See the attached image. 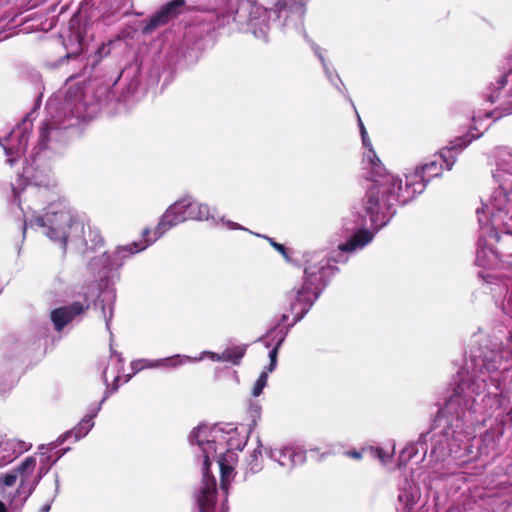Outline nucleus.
I'll return each instance as SVG.
<instances>
[{"mask_svg": "<svg viewBox=\"0 0 512 512\" xmlns=\"http://www.w3.org/2000/svg\"><path fill=\"white\" fill-rule=\"evenodd\" d=\"M480 135L469 133L450 141L430 161L406 174L405 187L402 179L391 173H384L381 178L375 179V183L368 187L364 201L372 226L375 229L385 226L394 214L396 205L405 204L422 193L428 181L442 174L444 165L446 170H451L457 155Z\"/></svg>", "mask_w": 512, "mask_h": 512, "instance_id": "obj_1", "label": "nucleus"}, {"mask_svg": "<svg viewBox=\"0 0 512 512\" xmlns=\"http://www.w3.org/2000/svg\"><path fill=\"white\" fill-rule=\"evenodd\" d=\"M194 453L203 459V478L196 494V502L200 512H215L216 510V481L209 473L211 459H217L221 474V486L226 490L234 473L237 462V451H241L247 436L241 434L231 425H200L194 428L189 436Z\"/></svg>", "mask_w": 512, "mask_h": 512, "instance_id": "obj_2", "label": "nucleus"}, {"mask_svg": "<svg viewBox=\"0 0 512 512\" xmlns=\"http://www.w3.org/2000/svg\"><path fill=\"white\" fill-rule=\"evenodd\" d=\"M28 227L38 229L51 241L59 243L63 248L70 245L84 254L96 251L103 246V238L99 230L86 225L69 206L67 201L59 199L51 202L44 215L25 221L24 231Z\"/></svg>", "mask_w": 512, "mask_h": 512, "instance_id": "obj_3", "label": "nucleus"}, {"mask_svg": "<svg viewBox=\"0 0 512 512\" xmlns=\"http://www.w3.org/2000/svg\"><path fill=\"white\" fill-rule=\"evenodd\" d=\"M45 448V445H41L39 450L43 451ZM64 452L59 453L54 460H51V456L45 452H40L38 469L36 457L28 456L16 468L0 476V493L11 509H19L24 505L43 476L63 456Z\"/></svg>", "mask_w": 512, "mask_h": 512, "instance_id": "obj_4", "label": "nucleus"}, {"mask_svg": "<svg viewBox=\"0 0 512 512\" xmlns=\"http://www.w3.org/2000/svg\"><path fill=\"white\" fill-rule=\"evenodd\" d=\"M333 272L334 267L330 265V260L322 253L313 252L306 255L304 283L301 288L293 289L289 294L290 299L294 300L291 303V311L295 322L308 312Z\"/></svg>", "mask_w": 512, "mask_h": 512, "instance_id": "obj_5", "label": "nucleus"}, {"mask_svg": "<svg viewBox=\"0 0 512 512\" xmlns=\"http://www.w3.org/2000/svg\"><path fill=\"white\" fill-rule=\"evenodd\" d=\"M48 117L40 129L41 148H50L52 141L57 140L60 129L73 126L70 116L78 119L85 118V104L83 92L80 86H71L65 94V101L62 106L56 99H50L47 103Z\"/></svg>", "mask_w": 512, "mask_h": 512, "instance_id": "obj_6", "label": "nucleus"}, {"mask_svg": "<svg viewBox=\"0 0 512 512\" xmlns=\"http://www.w3.org/2000/svg\"><path fill=\"white\" fill-rule=\"evenodd\" d=\"M511 201L508 194V189L500 185L496 188L490 197L482 202V207L478 208L476 213L478 216L479 224L483 227L491 225L489 231L490 239L499 241L500 237L495 230L496 227L504 223L510 212Z\"/></svg>", "mask_w": 512, "mask_h": 512, "instance_id": "obj_7", "label": "nucleus"}, {"mask_svg": "<svg viewBox=\"0 0 512 512\" xmlns=\"http://www.w3.org/2000/svg\"><path fill=\"white\" fill-rule=\"evenodd\" d=\"M152 231L145 229L143 231V241L133 242L124 246H118L113 251H103L99 256L93 257L89 266L93 271H104L105 273L117 269L122 266L124 260L129 256L146 249L154 243L153 236L150 237Z\"/></svg>", "mask_w": 512, "mask_h": 512, "instance_id": "obj_8", "label": "nucleus"}, {"mask_svg": "<svg viewBox=\"0 0 512 512\" xmlns=\"http://www.w3.org/2000/svg\"><path fill=\"white\" fill-rule=\"evenodd\" d=\"M485 387V379L471 383L462 381L454 394L448 399L445 407L446 412L456 415L457 421H463L466 418V413L470 414L474 406V395H480L485 391Z\"/></svg>", "mask_w": 512, "mask_h": 512, "instance_id": "obj_9", "label": "nucleus"}, {"mask_svg": "<svg viewBox=\"0 0 512 512\" xmlns=\"http://www.w3.org/2000/svg\"><path fill=\"white\" fill-rule=\"evenodd\" d=\"M187 195L172 203L161 216L156 228L152 231L153 240H158L173 227L189 221Z\"/></svg>", "mask_w": 512, "mask_h": 512, "instance_id": "obj_10", "label": "nucleus"}, {"mask_svg": "<svg viewBox=\"0 0 512 512\" xmlns=\"http://www.w3.org/2000/svg\"><path fill=\"white\" fill-rule=\"evenodd\" d=\"M187 204H188V218L189 221H209L211 220L214 225H223L229 230H244L249 231L242 225L227 220L225 217H216L213 213V209L209 207L208 204L202 203L196 200L191 195H187Z\"/></svg>", "mask_w": 512, "mask_h": 512, "instance_id": "obj_11", "label": "nucleus"}, {"mask_svg": "<svg viewBox=\"0 0 512 512\" xmlns=\"http://www.w3.org/2000/svg\"><path fill=\"white\" fill-rule=\"evenodd\" d=\"M30 129L31 123L25 120L12 130L9 138L5 140V143L0 141V145L3 146L5 150L7 162L11 166L14 165L17 158L21 157L26 152Z\"/></svg>", "mask_w": 512, "mask_h": 512, "instance_id": "obj_12", "label": "nucleus"}, {"mask_svg": "<svg viewBox=\"0 0 512 512\" xmlns=\"http://www.w3.org/2000/svg\"><path fill=\"white\" fill-rule=\"evenodd\" d=\"M98 295L97 291L89 288L84 293L85 303L74 302L68 306H63L54 309L51 312V320L54 324L55 330L61 331L68 323H70L76 316L82 314L89 307L90 300Z\"/></svg>", "mask_w": 512, "mask_h": 512, "instance_id": "obj_13", "label": "nucleus"}, {"mask_svg": "<svg viewBox=\"0 0 512 512\" xmlns=\"http://www.w3.org/2000/svg\"><path fill=\"white\" fill-rule=\"evenodd\" d=\"M358 117V126L361 134L362 146L364 148L363 151V165L365 169L370 170V178L371 184L375 183V179H379L382 177L384 173H387L385 168L383 167L380 159L378 158L376 152L374 151L372 142L368 136L367 130L360 118Z\"/></svg>", "mask_w": 512, "mask_h": 512, "instance_id": "obj_14", "label": "nucleus"}, {"mask_svg": "<svg viewBox=\"0 0 512 512\" xmlns=\"http://www.w3.org/2000/svg\"><path fill=\"white\" fill-rule=\"evenodd\" d=\"M374 233L367 229L357 230L345 243L338 246V249L333 252L332 259L334 262H346L347 257L344 254H351L358 250L363 249L366 245L372 242Z\"/></svg>", "mask_w": 512, "mask_h": 512, "instance_id": "obj_15", "label": "nucleus"}, {"mask_svg": "<svg viewBox=\"0 0 512 512\" xmlns=\"http://www.w3.org/2000/svg\"><path fill=\"white\" fill-rule=\"evenodd\" d=\"M266 453L270 459L287 469L303 463L305 460L304 452L293 447L269 448L266 449Z\"/></svg>", "mask_w": 512, "mask_h": 512, "instance_id": "obj_16", "label": "nucleus"}, {"mask_svg": "<svg viewBox=\"0 0 512 512\" xmlns=\"http://www.w3.org/2000/svg\"><path fill=\"white\" fill-rule=\"evenodd\" d=\"M30 448L31 444L24 441L0 436V461L4 464L10 463Z\"/></svg>", "mask_w": 512, "mask_h": 512, "instance_id": "obj_17", "label": "nucleus"}, {"mask_svg": "<svg viewBox=\"0 0 512 512\" xmlns=\"http://www.w3.org/2000/svg\"><path fill=\"white\" fill-rule=\"evenodd\" d=\"M454 434L455 431L448 428L445 430L444 435L434 440L432 454H434L437 459L444 460L446 456H449L455 451V448L459 446L458 441H460V439Z\"/></svg>", "mask_w": 512, "mask_h": 512, "instance_id": "obj_18", "label": "nucleus"}, {"mask_svg": "<svg viewBox=\"0 0 512 512\" xmlns=\"http://www.w3.org/2000/svg\"><path fill=\"white\" fill-rule=\"evenodd\" d=\"M24 177L29 180L27 186L23 189V194L27 196H39L43 197L47 194V187L51 183L49 175H32L30 176L29 168H25L23 172Z\"/></svg>", "mask_w": 512, "mask_h": 512, "instance_id": "obj_19", "label": "nucleus"}, {"mask_svg": "<svg viewBox=\"0 0 512 512\" xmlns=\"http://www.w3.org/2000/svg\"><path fill=\"white\" fill-rule=\"evenodd\" d=\"M494 177L498 181L512 183V153L504 148L498 152Z\"/></svg>", "mask_w": 512, "mask_h": 512, "instance_id": "obj_20", "label": "nucleus"}, {"mask_svg": "<svg viewBox=\"0 0 512 512\" xmlns=\"http://www.w3.org/2000/svg\"><path fill=\"white\" fill-rule=\"evenodd\" d=\"M108 394L103 397L102 401L99 404L94 405L89 409L88 413L82 418L79 424L70 431L67 436L74 435L76 440L84 437L87 433L93 428L94 422L93 419L97 416L98 412L101 410L102 403L107 399Z\"/></svg>", "mask_w": 512, "mask_h": 512, "instance_id": "obj_21", "label": "nucleus"}, {"mask_svg": "<svg viewBox=\"0 0 512 512\" xmlns=\"http://www.w3.org/2000/svg\"><path fill=\"white\" fill-rule=\"evenodd\" d=\"M478 250L476 255V263L480 267L491 268L498 263V253L490 246L483 243L480 239L478 243Z\"/></svg>", "mask_w": 512, "mask_h": 512, "instance_id": "obj_22", "label": "nucleus"}, {"mask_svg": "<svg viewBox=\"0 0 512 512\" xmlns=\"http://www.w3.org/2000/svg\"><path fill=\"white\" fill-rule=\"evenodd\" d=\"M186 360H190V356L176 355L173 357H167L156 360L141 359V361H144V365L146 366V368H176L180 365L185 364Z\"/></svg>", "mask_w": 512, "mask_h": 512, "instance_id": "obj_23", "label": "nucleus"}, {"mask_svg": "<svg viewBox=\"0 0 512 512\" xmlns=\"http://www.w3.org/2000/svg\"><path fill=\"white\" fill-rule=\"evenodd\" d=\"M246 345H234L226 348L221 353L222 362L232 363L233 365H239L241 359L246 353Z\"/></svg>", "mask_w": 512, "mask_h": 512, "instance_id": "obj_24", "label": "nucleus"}, {"mask_svg": "<svg viewBox=\"0 0 512 512\" xmlns=\"http://www.w3.org/2000/svg\"><path fill=\"white\" fill-rule=\"evenodd\" d=\"M312 49L314 50V53L315 55L319 58V60L321 61L322 63V66H323V69L325 71V74L327 76V78L329 79V81L339 90L341 91V87L339 86V84H342L341 80L339 79L338 75L336 74V72L331 69L329 67V65L327 64L325 58H324V54H323V51L321 48H319L318 46L316 45H312Z\"/></svg>", "mask_w": 512, "mask_h": 512, "instance_id": "obj_25", "label": "nucleus"}, {"mask_svg": "<svg viewBox=\"0 0 512 512\" xmlns=\"http://www.w3.org/2000/svg\"><path fill=\"white\" fill-rule=\"evenodd\" d=\"M363 452H368L372 457L378 458L382 463H386L394 453V445H391L388 450L380 447H370L363 449Z\"/></svg>", "mask_w": 512, "mask_h": 512, "instance_id": "obj_26", "label": "nucleus"}, {"mask_svg": "<svg viewBox=\"0 0 512 512\" xmlns=\"http://www.w3.org/2000/svg\"><path fill=\"white\" fill-rule=\"evenodd\" d=\"M108 299H109V303L107 305L102 306V315H103V318H104V321L106 324V329L109 331L110 330V322L113 317V305H112L111 301L115 299V294L113 291L108 292Z\"/></svg>", "mask_w": 512, "mask_h": 512, "instance_id": "obj_27", "label": "nucleus"}, {"mask_svg": "<svg viewBox=\"0 0 512 512\" xmlns=\"http://www.w3.org/2000/svg\"><path fill=\"white\" fill-rule=\"evenodd\" d=\"M268 373L269 372L266 370H263L260 373L258 379L255 381V383L252 387V391H251L252 396L258 397L261 395V393L263 392V389L267 385Z\"/></svg>", "mask_w": 512, "mask_h": 512, "instance_id": "obj_28", "label": "nucleus"}, {"mask_svg": "<svg viewBox=\"0 0 512 512\" xmlns=\"http://www.w3.org/2000/svg\"><path fill=\"white\" fill-rule=\"evenodd\" d=\"M283 341H284V336L282 335L279 337V339H278L276 345L273 347V349L269 352L270 364L267 368H265L266 371L272 372L275 369L276 363H277L278 349L281 346Z\"/></svg>", "mask_w": 512, "mask_h": 512, "instance_id": "obj_29", "label": "nucleus"}, {"mask_svg": "<svg viewBox=\"0 0 512 512\" xmlns=\"http://www.w3.org/2000/svg\"><path fill=\"white\" fill-rule=\"evenodd\" d=\"M255 236L257 237H263L265 239H267V241L270 243V245L276 250L278 251L286 261H290V256H289V253H288V250L285 248L284 245L280 244V243H277L275 242L272 238L270 237H266V236H263L261 234H258V233H254Z\"/></svg>", "mask_w": 512, "mask_h": 512, "instance_id": "obj_30", "label": "nucleus"}, {"mask_svg": "<svg viewBox=\"0 0 512 512\" xmlns=\"http://www.w3.org/2000/svg\"><path fill=\"white\" fill-rule=\"evenodd\" d=\"M353 219L350 217H346L343 220V226L347 231L354 230L362 225H364V219L361 216H352Z\"/></svg>", "mask_w": 512, "mask_h": 512, "instance_id": "obj_31", "label": "nucleus"}, {"mask_svg": "<svg viewBox=\"0 0 512 512\" xmlns=\"http://www.w3.org/2000/svg\"><path fill=\"white\" fill-rule=\"evenodd\" d=\"M204 357H208L212 361L222 362L221 354L214 353L211 351H204L201 353V355L199 357H190V360H186V363L187 362H199V361L203 360Z\"/></svg>", "mask_w": 512, "mask_h": 512, "instance_id": "obj_32", "label": "nucleus"}, {"mask_svg": "<svg viewBox=\"0 0 512 512\" xmlns=\"http://www.w3.org/2000/svg\"><path fill=\"white\" fill-rule=\"evenodd\" d=\"M399 501L400 502H403L405 504V506L407 508H411L412 505L416 502L417 498H418V494L417 493H411V494H407V493H401L399 495Z\"/></svg>", "mask_w": 512, "mask_h": 512, "instance_id": "obj_33", "label": "nucleus"}, {"mask_svg": "<svg viewBox=\"0 0 512 512\" xmlns=\"http://www.w3.org/2000/svg\"><path fill=\"white\" fill-rule=\"evenodd\" d=\"M131 369L133 370V375H134L138 371L146 369V366L144 365V361H141V359H139V360H135L131 363Z\"/></svg>", "mask_w": 512, "mask_h": 512, "instance_id": "obj_34", "label": "nucleus"}, {"mask_svg": "<svg viewBox=\"0 0 512 512\" xmlns=\"http://www.w3.org/2000/svg\"><path fill=\"white\" fill-rule=\"evenodd\" d=\"M59 486H60V483H59V477L58 475L56 474L55 475V482H54V492H53V495H52V498H51V501H53L55 499V497L57 496L58 492H59Z\"/></svg>", "mask_w": 512, "mask_h": 512, "instance_id": "obj_35", "label": "nucleus"}, {"mask_svg": "<svg viewBox=\"0 0 512 512\" xmlns=\"http://www.w3.org/2000/svg\"><path fill=\"white\" fill-rule=\"evenodd\" d=\"M347 455L355 459H360L362 457V453L358 451L347 452Z\"/></svg>", "mask_w": 512, "mask_h": 512, "instance_id": "obj_36", "label": "nucleus"}, {"mask_svg": "<svg viewBox=\"0 0 512 512\" xmlns=\"http://www.w3.org/2000/svg\"><path fill=\"white\" fill-rule=\"evenodd\" d=\"M503 82H511L512 81V71H510L508 74H506L503 79Z\"/></svg>", "mask_w": 512, "mask_h": 512, "instance_id": "obj_37", "label": "nucleus"}, {"mask_svg": "<svg viewBox=\"0 0 512 512\" xmlns=\"http://www.w3.org/2000/svg\"><path fill=\"white\" fill-rule=\"evenodd\" d=\"M50 508H51V503H47L45 505H43L40 509L41 512H49L50 511Z\"/></svg>", "mask_w": 512, "mask_h": 512, "instance_id": "obj_38", "label": "nucleus"}, {"mask_svg": "<svg viewBox=\"0 0 512 512\" xmlns=\"http://www.w3.org/2000/svg\"><path fill=\"white\" fill-rule=\"evenodd\" d=\"M260 447H261V444L258 446L257 449L254 450L253 455H252L253 458H257V455H261Z\"/></svg>", "mask_w": 512, "mask_h": 512, "instance_id": "obj_39", "label": "nucleus"}, {"mask_svg": "<svg viewBox=\"0 0 512 512\" xmlns=\"http://www.w3.org/2000/svg\"><path fill=\"white\" fill-rule=\"evenodd\" d=\"M120 377H115L114 379V387H113V391H116L118 389V381H119Z\"/></svg>", "mask_w": 512, "mask_h": 512, "instance_id": "obj_40", "label": "nucleus"}, {"mask_svg": "<svg viewBox=\"0 0 512 512\" xmlns=\"http://www.w3.org/2000/svg\"><path fill=\"white\" fill-rule=\"evenodd\" d=\"M482 368H484L487 372H490L491 367L483 361Z\"/></svg>", "mask_w": 512, "mask_h": 512, "instance_id": "obj_41", "label": "nucleus"}, {"mask_svg": "<svg viewBox=\"0 0 512 512\" xmlns=\"http://www.w3.org/2000/svg\"><path fill=\"white\" fill-rule=\"evenodd\" d=\"M0 512H6V506L2 501H0Z\"/></svg>", "mask_w": 512, "mask_h": 512, "instance_id": "obj_42", "label": "nucleus"}, {"mask_svg": "<svg viewBox=\"0 0 512 512\" xmlns=\"http://www.w3.org/2000/svg\"><path fill=\"white\" fill-rule=\"evenodd\" d=\"M504 113L507 115L512 114V107L504 108Z\"/></svg>", "mask_w": 512, "mask_h": 512, "instance_id": "obj_43", "label": "nucleus"}, {"mask_svg": "<svg viewBox=\"0 0 512 512\" xmlns=\"http://www.w3.org/2000/svg\"><path fill=\"white\" fill-rule=\"evenodd\" d=\"M15 196H16V198L19 199V205H20L21 204V193L15 191Z\"/></svg>", "mask_w": 512, "mask_h": 512, "instance_id": "obj_44", "label": "nucleus"}, {"mask_svg": "<svg viewBox=\"0 0 512 512\" xmlns=\"http://www.w3.org/2000/svg\"><path fill=\"white\" fill-rule=\"evenodd\" d=\"M55 447H56V445L51 443V444H49V445L47 446V449L52 450V449H54Z\"/></svg>", "mask_w": 512, "mask_h": 512, "instance_id": "obj_45", "label": "nucleus"}, {"mask_svg": "<svg viewBox=\"0 0 512 512\" xmlns=\"http://www.w3.org/2000/svg\"><path fill=\"white\" fill-rule=\"evenodd\" d=\"M132 375H127V377L125 378L124 382H128L130 379H131Z\"/></svg>", "mask_w": 512, "mask_h": 512, "instance_id": "obj_46", "label": "nucleus"}, {"mask_svg": "<svg viewBox=\"0 0 512 512\" xmlns=\"http://www.w3.org/2000/svg\"><path fill=\"white\" fill-rule=\"evenodd\" d=\"M225 509H226V508H225V504H222V505H221V511H222V512H225Z\"/></svg>", "mask_w": 512, "mask_h": 512, "instance_id": "obj_47", "label": "nucleus"}, {"mask_svg": "<svg viewBox=\"0 0 512 512\" xmlns=\"http://www.w3.org/2000/svg\"><path fill=\"white\" fill-rule=\"evenodd\" d=\"M506 237H507L508 239H511V240H512V234L507 233V234H506Z\"/></svg>", "mask_w": 512, "mask_h": 512, "instance_id": "obj_48", "label": "nucleus"}]
</instances>
